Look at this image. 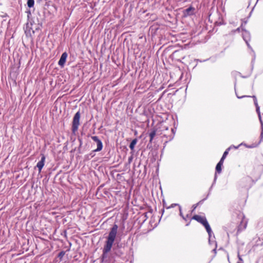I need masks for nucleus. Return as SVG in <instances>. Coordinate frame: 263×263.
<instances>
[{
	"label": "nucleus",
	"mask_w": 263,
	"mask_h": 263,
	"mask_svg": "<svg viewBox=\"0 0 263 263\" xmlns=\"http://www.w3.org/2000/svg\"><path fill=\"white\" fill-rule=\"evenodd\" d=\"M171 131H172V133L170 135H169L168 136H166V135H164V136H163L164 137H166L168 139V141H170L172 140H173L174 139V137L175 136V129L174 128H172Z\"/></svg>",
	"instance_id": "nucleus-11"
},
{
	"label": "nucleus",
	"mask_w": 263,
	"mask_h": 263,
	"mask_svg": "<svg viewBox=\"0 0 263 263\" xmlns=\"http://www.w3.org/2000/svg\"><path fill=\"white\" fill-rule=\"evenodd\" d=\"M242 37H243L244 41L246 42L248 47L249 48H251L250 45L249 43V41H250V33L248 31H247V30H244L243 32H242Z\"/></svg>",
	"instance_id": "nucleus-8"
},
{
	"label": "nucleus",
	"mask_w": 263,
	"mask_h": 263,
	"mask_svg": "<svg viewBox=\"0 0 263 263\" xmlns=\"http://www.w3.org/2000/svg\"><path fill=\"white\" fill-rule=\"evenodd\" d=\"M164 204H165V203L163 202V204L164 206Z\"/></svg>",
	"instance_id": "nucleus-35"
},
{
	"label": "nucleus",
	"mask_w": 263,
	"mask_h": 263,
	"mask_svg": "<svg viewBox=\"0 0 263 263\" xmlns=\"http://www.w3.org/2000/svg\"><path fill=\"white\" fill-rule=\"evenodd\" d=\"M95 152H93V151L89 154V156H90L91 157V158L93 157L94 156H95V154H94V153Z\"/></svg>",
	"instance_id": "nucleus-25"
},
{
	"label": "nucleus",
	"mask_w": 263,
	"mask_h": 263,
	"mask_svg": "<svg viewBox=\"0 0 263 263\" xmlns=\"http://www.w3.org/2000/svg\"><path fill=\"white\" fill-rule=\"evenodd\" d=\"M133 158L132 157H130L128 158V161L130 162L132 160Z\"/></svg>",
	"instance_id": "nucleus-30"
},
{
	"label": "nucleus",
	"mask_w": 263,
	"mask_h": 263,
	"mask_svg": "<svg viewBox=\"0 0 263 263\" xmlns=\"http://www.w3.org/2000/svg\"><path fill=\"white\" fill-rule=\"evenodd\" d=\"M74 115H80V113L79 111H78Z\"/></svg>",
	"instance_id": "nucleus-29"
},
{
	"label": "nucleus",
	"mask_w": 263,
	"mask_h": 263,
	"mask_svg": "<svg viewBox=\"0 0 263 263\" xmlns=\"http://www.w3.org/2000/svg\"><path fill=\"white\" fill-rule=\"evenodd\" d=\"M239 30H240V28H238L236 30V31H239Z\"/></svg>",
	"instance_id": "nucleus-33"
},
{
	"label": "nucleus",
	"mask_w": 263,
	"mask_h": 263,
	"mask_svg": "<svg viewBox=\"0 0 263 263\" xmlns=\"http://www.w3.org/2000/svg\"><path fill=\"white\" fill-rule=\"evenodd\" d=\"M216 179H217V175H216V173H215V176H214V182L216 181Z\"/></svg>",
	"instance_id": "nucleus-26"
},
{
	"label": "nucleus",
	"mask_w": 263,
	"mask_h": 263,
	"mask_svg": "<svg viewBox=\"0 0 263 263\" xmlns=\"http://www.w3.org/2000/svg\"><path fill=\"white\" fill-rule=\"evenodd\" d=\"M137 141H138V140L136 138L133 139L132 141V142H130V143L129 144V148H130L131 150L134 151L135 145L137 144Z\"/></svg>",
	"instance_id": "nucleus-15"
},
{
	"label": "nucleus",
	"mask_w": 263,
	"mask_h": 263,
	"mask_svg": "<svg viewBox=\"0 0 263 263\" xmlns=\"http://www.w3.org/2000/svg\"><path fill=\"white\" fill-rule=\"evenodd\" d=\"M237 256H238V257L239 260V262H238V263H243V259H242V258L241 257V256H240V253H239V251L238 252Z\"/></svg>",
	"instance_id": "nucleus-21"
},
{
	"label": "nucleus",
	"mask_w": 263,
	"mask_h": 263,
	"mask_svg": "<svg viewBox=\"0 0 263 263\" xmlns=\"http://www.w3.org/2000/svg\"><path fill=\"white\" fill-rule=\"evenodd\" d=\"M80 116H74L73 119L71 130L73 135H76L80 125Z\"/></svg>",
	"instance_id": "nucleus-3"
},
{
	"label": "nucleus",
	"mask_w": 263,
	"mask_h": 263,
	"mask_svg": "<svg viewBox=\"0 0 263 263\" xmlns=\"http://www.w3.org/2000/svg\"><path fill=\"white\" fill-rule=\"evenodd\" d=\"M207 198V197H206L205 198H204L202 200H201L200 201H199L197 204H198V205H199V204H201L203 203V202H204V201L205 200H206V199Z\"/></svg>",
	"instance_id": "nucleus-24"
},
{
	"label": "nucleus",
	"mask_w": 263,
	"mask_h": 263,
	"mask_svg": "<svg viewBox=\"0 0 263 263\" xmlns=\"http://www.w3.org/2000/svg\"><path fill=\"white\" fill-rule=\"evenodd\" d=\"M230 148H231V147L228 148L226 150V151L223 154V155L219 162H221L222 163H223V161H224V159L226 158V157H227V155L228 154L229 151H230Z\"/></svg>",
	"instance_id": "nucleus-14"
},
{
	"label": "nucleus",
	"mask_w": 263,
	"mask_h": 263,
	"mask_svg": "<svg viewBox=\"0 0 263 263\" xmlns=\"http://www.w3.org/2000/svg\"><path fill=\"white\" fill-rule=\"evenodd\" d=\"M126 2H127L128 0H125Z\"/></svg>",
	"instance_id": "nucleus-36"
},
{
	"label": "nucleus",
	"mask_w": 263,
	"mask_h": 263,
	"mask_svg": "<svg viewBox=\"0 0 263 263\" xmlns=\"http://www.w3.org/2000/svg\"><path fill=\"white\" fill-rule=\"evenodd\" d=\"M194 10V8L190 7L186 9L185 10L184 15H190L193 14V11Z\"/></svg>",
	"instance_id": "nucleus-13"
},
{
	"label": "nucleus",
	"mask_w": 263,
	"mask_h": 263,
	"mask_svg": "<svg viewBox=\"0 0 263 263\" xmlns=\"http://www.w3.org/2000/svg\"><path fill=\"white\" fill-rule=\"evenodd\" d=\"M65 254V251H62L58 254V257L60 259V260H62Z\"/></svg>",
	"instance_id": "nucleus-19"
},
{
	"label": "nucleus",
	"mask_w": 263,
	"mask_h": 263,
	"mask_svg": "<svg viewBox=\"0 0 263 263\" xmlns=\"http://www.w3.org/2000/svg\"><path fill=\"white\" fill-rule=\"evenodd\" d=\"M179 215L183 218V220H186L185 217H184V216L182 214L181 206H179Z\"/></svg>",
	"instance_id": "nucleus-20"
},
{
	"label": "nucleus",
	"mask_w": 263,
	"mask_h": 263,
	"mask_svg": "<svg viewBox=\"0 0 263 263\" xmlns=\"http://www.w3.org/2000/svg\"><path fill=\"white\" fill-rule=\"evenodd\" d=\"M251 178L249 177H246L243 178L240 181V185L244 187H249L250 186V182Z\"/></svg>",
	"instance_id": "nucleus-5"
},
{
	"label": "nucleus",
	"mask_w": 263,
	"mask_h": 263,
	"mask_svg": "<svg viewBox=\"0 0 263 263\" xmlns=\"http://www.w3.org/2000/svg\"><path fill=\"white\" fill-rule=\"evenodd\" d=\"M45 159H46V158H45V155L43 154H42L41 160L39 161L36 164V167L38 168L39 172H41L42 169L43 168V166H44Z\"/></svg>",
	"instance_id": "nucleus-9"
},
{
	"label": "nucleus",
	"mask_w": 263,
	"mask_h": 263,
	"mask_svg": "<svg viewBox=\"0 0 263 263\" xmlns=\"http://www.w3.org/2000/svg\"><path fill=\"white\" fill-rule=\"evenodd\" d=\"M190 223V222H189V223H187L186 224V226H189Z\"/></svg>",
	"instance_id": "nucleus-34"
},
{
	"label": "nucleus",
	"mask_w": 263,
	"mask_h": 263,
	"mask_svg": "<svg viewBox=\"0 0 263 263\" xmlns=\"http://www.w3.org/2000/svg\"><path fill=\"white\" fill-rule=\"evenodd\" d=\"M192 219H194L198 221V222L202 224L205 228L209 237V242H210V238L212 235V229L205 217H202L198 215H194Z\"/></svg>",
	"instance_id": "nucleus-2"
},
{
	"label": "nucleus",
	"mask_w": 263,
	"mask_h": 263,
	"mask_svg": "<svg viewBox=\"0 0 263 263\" xmlns=\"http://www.w3.org/2000/svg\"><path fill=\"white\" fill-rule=\"evenodd\" d=\"M34 4V0H28L27 1V6L29 8L33 7Z\"/></svg>",
	"instance_id": "nucleus-17"
},
{
	"label": "nucleus",
	"mask_w": 263,
	"mask_h": 263,
	"mask_svg": "<svg viewBox=\"0 0 263 263\" xmlns=\"http://www.w3.org/2000/svg\"><path fill=\"white\" fill-rule=\"evenodd\" d=\"M197 206L198 204H194L192 205V210L191 211L192 213L194 212V211L196 209Z\"/></svg>",
	"instance_id": "nucleus-23"
},
{
	"label": "nucleus",
	"mask_w": 263,
	"mask_h": 263,
	"mask_svg": "<svg viewBox=\"0 0 263 263\" xmlns=\"http://www.w3.org/2000/svg\"><path fill=\"white\" fill-rule=\"evenodd\" d=\"M91 139L97 143V148L93 152H100L102 149L103 144L97 136H92Z\"/></svg>",
	"instance_id": "nucleus-4"
},
{
	"label": "nucleus",
	"mask_w": 263,
	"mask_h": 263,
	"mask_svg": "<svg viewBox=\"0 0 263 263\" xmlns=\"http://www.w3.org/2000/svg\"><path fill=\"white\" fill-rule=\"evenodd\" d=\"M184 217H185V218H186V220H185V221H186V220H187V218L189 217V214H187V215H186L185 216H184Z\"/></svg>",
	"instance_id": "nucleus-27"
},
{
	"label": "nucleus",
	"mask_w": 263,
	"mask_h": 263,
	"mask_svg": "<svg viewBox=\"0 0 263 263\" xmlns=\"http://www.w3.org/2000/svg\"><path fill=\"white\" fill-rule=\"evenodd\" d=\"M223 163L221 162H219L216 166V171L218 173H220L221 172V166L222 165Z\"/></svg>",
	"instance_id": "nucleus-16"
},
{
	"label": "nucleus",
	"mask_w": 263,
	"mask_h": 263,
	"mask_svg": "<svg viewBox=\"0 0 263 263\" xmlns=\"http://www.w3.org/2000/svg\"><path fill=\"white\" fill-rule=\"evenodd\" d=\"M258 117H259V121L260 122L261 127V133L260 134V136H261V137H263V121L261 119V116H258Z\"/></svg>",
	"instance_id": "nucleus-18"
},
{
	"label": "nucleus",
	"mask_w": 263,
	"mask_h": 263,
	"mask_svg": "<svg viewBox=\"0 0 263 263\" xmlns=\"http://www.w3.org/2000/svg\"><path fill=\"white\" fill-rule=\"evenodd\" d=\"M118 229V226L116 224H114L110 229V231L107 237V240L105 241L103 249V253L101 256V261L102 262L114 263L115 261L114 259L115 256H121L123 254V252L120 249L118 245L116 247L113 248L112 254L110 255H108V253L111 251L113 243L115 240Z\"/></svg>",
	"instance_id": "nucleus-1"
},
{
	"label": "nucleus",
	"mask_w": 263,
	"mask_h": 263,
	"mask_svg": "<svg viewBox=\"0 0 263 263\" xmlns=\"http://www.w3.org/2000/svg\"><path fill=\"white\" fill-rule=\"evenodd\" d=\"M161 212H162V214H163L164 213V209H162L161 210Z\"/></svg>",
	"instance_id": "nucleus-31"
},
{
	"label": "nucleus",
	"mask_w": 263,
	"mask_h": 263,
	"mask_svg": "<svg viewBox=\"0 0 263 263\" xmlns=\"http://www.w3.org/2000/svg\"><path fill=\"white\" fill-rule=\"evenodd\" d=\"M245 97H252L253 98L254 105L256 106V112H257L258 115H260V110H259V107L257 103V98H256V96H253L251 97L250 96H243L241 97H239L237 96V98L239 99H241V98H245Z\"/></svg>",
	"instance_id": "nucleus-7"
},
{
	"label": "nucleus",
	"mask_w": 263,
	"mask_h": 263,
	"mask_svg": "<svg viewBox=\"0 0 263 263\" xmlns=\"http://www.w3.org/2000/svg\"><path fill=\"white\" fill-rule=\"evenodd\" d=\"M67 58V53L65 52L63 53L61 55V57L59 62H58V64L60 66L63 67L66 62Z\"/></svg>",
	"instance_id": "nucleus-10"
},
{
	"label": "nucleus",
	"mask_w": 263,
	"mask_h": 263,
	"mask_svg": "<svg viewBox=\"0 0 263 263\" xmlns=\"http://www.w3.org/2000/svg\"><path fill=\"white\" fill-rule=\"evenodd\" d=\"M156 135V130L155 129H153L150 133H149V136L150 138L149 143H152L153 139Z\"/></svg>",
	"instance_id": "nucleus-12"
},
{
	"label": "nucleus",
	"mask_w": 263,
	"mask_h": 263,
	"mask_svg": "<svg viewBox=\"0 0 263 263\" xmlns=\"http://www.w3.org/2000/svg\"><path fill=\"white\" fill-rule=\"evenodd\" d=\"M164 128H165V130H168V127L167 126H164Z\"/></svg>",
	"instance_id": "nucleus-28"
},
{
	"label": "nucleus",
	"mask_w": 263,
	"mask_h": 263,
	"mask_svg": "<svg viewBox=\"0 0 263 263\" xmlns=\"http://www.w3.org/2000/svg\"><path fill=\"white\" fill-rule=\"evenodd\" d=\"M247 226V221L245 220V216H242V220L240 223L237 227V233L240 232L242 230H245Z\"/></svg>",
	"instance_id": "nucleus-6"
},
{
	"label": "nucleus",
	"mask_w": 263,
	"mask_h": 263,
	"mask_svg": "<svg viewBox=\"0 0 263 263\" xmlns=\"http://www.w3.org/2000/svg\"><path fill=\"white\" fill-rule=\"evenodd\" d=\"M180 206L179 204H177V203H173L171 205V206H167L166 207V209H170L171 208H174L175 206Z\"/></svg>",
	"instance_id": "nucleus-22"
},
{
	"label": "nucleus",
	"mask_w": 263,
	"mask_h": 263,
	"mask_svg": "<svg viewBox=\"0 0 263 263\" xmlns=\"http://www.w3.org/2000/svg\"><path fill=\"white\" fill-rule=\"evenodd\" d=\"M213 251H214L215 253L216 252V248H214L213 250Z\"/></svg>",
	"instance_id": "nucleus-32"
}]
</instances>
